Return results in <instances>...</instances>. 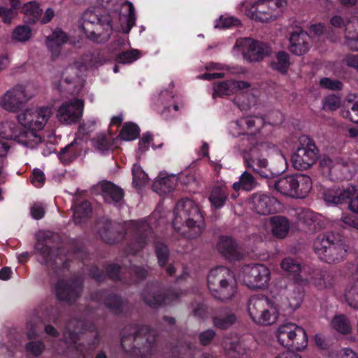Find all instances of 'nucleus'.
Here are the masks:
<instances>
[{"instance_id":"obj_21","label":"nucleus","mask_w":358,"mask_h":358,"mask_svg":"<svg viewBox=\"0 0 358 358\" xmlns=\"http://www.w3.org/2000/svg\"><path fill=\"white\" fill-rule=\"evenodd\" d=\"M308 36V33L303 30L293 31L289 38V51L299 56L306 54L310 48V44L306 41Z\"/></svg>"},{"instance_id":"obj_26","label":"nucleus","mask_w":358,"mask_h":358,"mask_svg":"<svg viewBox=\"0 0 358 358\" xmlns=\"http://www.w3.org/2000/svg\"><path fill=\"white\" fill-rule=\"evenodd\" d=\"M294 174L287 175L275 180L269 186L282 195L294 198Z\"/></svg>"},{"instance_id":"obj_36","label":"nucleus","mask_w":358,"mask_h":358,"mask_svg":"<svg viewBox=\"0 0 358 358\" xmlns=\"http://www.w3.org/2000/svg\"><path fill=\"white\" fill-rule=\"evenodd\" d=\"M307 345L308 336L306 331L299 327L296 332V335L293 336L292 339L288 344L287 349L292 351H301L306 348Z\"/></svg>"},{"instance_id":"obj_18","label":"nucleus","mask_w":358,"mask_h":358,"mask_svg":"<svg viewBox=\"0 0 358 358\" xmlns=\"http://www.w3.org/2000/svg\"><path fill=\"white\" fill-rule=\"evenodd\" d=\"M0 135L7 140H13L28 146L31 137H37L33 131H26L11 124H0Z\"/></svg>"},{"instance_id":"obj_11","label":"nucleus","mask_w":358,"mask_h":358,"mask_svg":"<svg viewBox=\"0 0 358 358\" xmlns=\"http://www.w3.org/2000/svg\"><path fill=\"white\" fill-rule=\"evenodd\" d=\"M235 46L242 48L243 57L250 62H260L264 57L270 56L272 52L268 43L250 38L237 39Z\"/></svg>"},{"instance_id":"obj_60","label":"nucleus","mask_w":358,"mask_h":358,"mask_svg":"<svg viewBox=\"0 0 358 358\" xmlns=\"http://www.w3.org/2000/svg\"><path fill=\"white\" fill-rule=\"evenodd\" d=\"M16 15V13L13 10V8H8L0 6V17L5 23H10L11 20Z\"/></svg>"},{"instance_id":"obj_48","label":"nucleus","mask_w":358,"mask_h":358,"mask_svg":"<svg viewBox=\"0 0 358 358\" xmlns=\"http://www.w3.org/2000/svg\"><path fill=\"white\" fill-rule=\"evenodd\" d=\"M19 123L24 127L31 129L34 127V119L36 117V112L32 109H27L16 116Z\"/></svg>"},{"instance_id":"obj_22","label":"nucleus","mask_w":358,"mask_h":358,"mask_svg":"<svg viewBox=\"0 0 358 358\" xmlns=\"http://www.w3.org/2000/svg\"><path fill=\"white\" fill-rule=\"evenodd\" d=\"M69 40L68 36L61 29L57 28L46 38V45L51 52L52 57H58L61 53L62 45Z\"/></svg>"},{"instance_id":"obj_17","label":"nucleus","mask_w":358,"mask_h":358,"mask_svg":"<svg viewBox=\"0 0 358 358\" xmlns=\"http://www.w3.org/2000/svg\"><path fill=\"white\" fill-rule=\"evenodd\" d=\"M356 192V187L350 184L346 186L334 185L324 191L323 197L328 204H349L350 199Z\"/></svg>"},{"instance_id":"obj_14","label":"nucleus","mask_w":358,"mask_h":358,"mask_svg":"<svg viewBox=\"0 0 358 358\" xmlns=\"http://www.w3.org/2000/svg\"><path fill=\"white\" fill-rule=\"evenodd\" d=\"M95 227L100 239L106 244L117 243L124 237L125 231L123 226L108 218L98 219Z\"/></svg>"},{"instance_id":"obj_50","label":"nucleus","mask_w":358,"mask_h":358,"mask_svg":"<svg viewBox=\"0 0 358 358\" xmlns=\"http://www.w3.org/2000/svg\"><path fill=\"white\" fill-rule=\"evenodd\" d=\"M227 199L225 193L220 187H215L210 195L209 199L213 206L216 208H220L224 205Z\"/></svg>"},{"instance_id":"obj_4","label":"nucleus","mask_w":358,"mask_h":358,"mask_svg":"<svg viewBox=\"0 0 358 358\" xmlns=\"http://www.w3.org/2000/svg\"><path fill=\"white\" fill-rule=\"evenodd\" d=\"M207 283L212 295L222 301L231 300L237 292L235 275L225 266L212 269L208 275Z\"/></svg>"},{"instance_id":"obj_37","label":"nucleus","mask_w":358,"mask_h":358,"mask_svg":"<svg viewBox=\"0 0 358 358\" xmlns=\"http://www.w3.org/2000/svg\"><path fill=\"white\" fill-rule=\"evenodd\" d=\"M236 321V317L234 313H217L213 317L214 326L220 329H227Z\"/></svg>"},{"instance_id":"obj_25","label":"nucleus","mask_w":358,"mask_h":358,"mask_svg":"<svg viewBox=\"0 0 358 358\" xmlns=\"http://www.w3.org/2000/svg\"><path fill=\"white\" fill-rule=\"evenodd\" d=\"M294 199L305 198L312 189V180L305 174H294Z\"/></svg>"},{"instance_id":"obj_29","label":"nucleus","mask_w":358,"mask_h":358,"mask_svg":"<svg viewBox=\"0 0 358 358\" xmlns=\"http://www.w3.org/2000/svg\"><path fill=\"white\" fill-rule=\"evenodd\" d=\"M73 210V219L76 224H81L87 220L92 213L91 203L84 200L80 203H75Z\"/></svg>"},{"instance_id":"obj_41","label":"nucleus","mask_w":358,"mask_h":358,"mask_svg":"<svg viewBox=\"0 0 358 358\" xmlns=\"http://www.w3.org/2000/svg\"><path fill=\"white\" fill-rule=\"evenodd\" d=\"M177 178L174 175L160 178L153 184V188L162 193L170 192L175 189Z\"/></svg>"},{"instance_id":"obj_44","label":"nucleus","mask_w":358,"mask_h":358,"mask_svg":"<svg viewBox=\"0 0 358 358\" xmlns=\"http://www.w3.org/2000/svg\"><path fill=\"white\" fill-rule=\"evenodd\" d=\"M130 279L127 282L129 284H138L145 280L148 275V271L143 266H131L129 268Z\"/></svg>"},{"instance_id":"obj_52","label":"nucleus","mask_w":358,"mask_h":358,"mask_svg":"<svg viewBox=\"0 0 358 358\" xmlns=\"http://www.w3.org/2000/svg\"><path fill=\"white\" fill-rule=\"evenodd\" d=\"M83 57L88 67L96 66L101 64L102 58L98 50L87 51L83 55Z\"/></svg>"},{"instance_id":"obj_10","label":"nucleus","mask_w":358,"mask_h":358,"mask_svg":"<svg viewBox=\"0 0 358 358\" xmlns=\"http://www.w3.org/2000/svg\"><path fill=\"white\" fill-rule=\"evenodd\" d=\"M86 331L93 333L94 339L91 345L96 346L99 343V334L96 331L94 324L76 317L70 318L65 324L63 331L64 339L67 343H76L80 339V336Z\"/></svg>"},{"instance_id":"obj_62","label":"nucleus","mask_w":358,"mask_h":358,"mask_svg":"<svg viewBox=\"0 0 358 358\" xmlns=\"http://www.w3.org/2000/svg\"><path fill=\"white\" fill-rule=\"evenodd\" d=\"M129 6V11L128 14L125 16L126 21H127V29L124 31L125 33H128L131 28L135 24V10L134 7L131 3H128Z\"/></svg>"},{"instance_id":"obj_53","label":"nucleus","mask_w":358,"mask_h":358,"mask_svg":"<svg viewBox=\"0 0 358 358\" xmlns=\"http://www.w3.org/2000/svg\"><path fill=\"white\" fill-rule=\"evenodd\" d=\"M140 51L132 49L129 51H124L117 55L116 60L122 64L131 63L137 59L140 56Z\"/></svg>"},{"instance_id":"obj_56","label":"nucleus","mask_w":358,"mask_h":358,"mask_svg":"<svg viewBox=\"0 0 358 358\" xmlns=\"http://www.w3.org/2000/svg\"><path fill=\"white\" fill-rule=\"evenodd\" d=\"M341 106V99L339 96L332 94L327 96L324 101V109L336 110Z\"/></svg>"},{"instance_id":"obj_3","label":"nucleus","mask_w":358,"mask_h":358,"mask_svg":"<svg viewBox=\"0 0 358 358\" xmlns=\"http://www.w3.org/2000/svg\"><path fill=\"white\" fill-rule=\"evenodd\" d=\"M158 333L147 326L125 329L121 337V346L124 351L136 357L151 355L156 348Z\"/></svg>"},{"instance_id":"obj_2","label":"nucleus","mask_w":358,"mask_h":358,"mask_svg":"<svg viewBox=\"0 0 358 358\" xmlns=\"http://www.w3.org/2000/svg\"><path fill=\"white\" fill-rule=\"evenodd\" d=\"M173 226L179 231L185 227L182 233L186 238L194 239L199 237L206 227L204 217L196 203L188 198L179 200L175 207Z\"/></svg>"},{"instance_id":"obj_38","label":"nucleus","mask_w":358,"mask_h":358,"mask_svg":"<svg viewBox=\"0 0 358 358\" xmlns=\"http://www.w3.org/2000/svg\"><path fill=\"white\" fill-rule=\"evenodd\" d=\"M281 268L289 273L294 275V280L296 281L299 285L306 282V280H303L299 273L301 271V265L292 258H285L281 262Z\"/></svg>"},{"instance_id":"obj_63","label":"nucleus","mask_w":358,"mask_h":358,"mask_svg":"<svg viewBox=\"0 0 358 358\" xmlns=\"http://www.w3.org/2000/svg\"><path fill=\"white\" fill-rule=\"evenodd\" d=\"M31 215L35 220L41 219L45 215L44 207L41 203H35L30 208Z\"/></svg>"},{"instance_id":"obj_9","label":"nucleus","mask_w":358,"mask_h":358,"mask_svg":"<svg viewBox=\"0 0 358 358\" xmlns=\"http://www.w3.org/2000/svg\"><path fill=\"white\" fill-rule=\"evenodd\" d=\"M301 147L292 156L293 166L297 170H306L315 164L317 151L314 141L307 136L300 138Z\"/></svg>"},{"instance_id":"obj_27","label":"nucleus","mask_w":358,"mask_h":358,"mask_svg":"<svg viewBox=\"0 0 358 358\" xmlns=\"http://www.w3.org/2000/svg\"><path fill=\"white\" fill-rule=\"evenodd\" d=\"M104 199L108 203H117L124 196V191L111 182L103 181L100 183Z\"/></svg>"},{"instance_id":"obj_34","label":"nucleus","mask_w":358,"mask_h":358,"mask_svg":"<svg viewBox=\"0 0 358 358\" xmlns=\"http://www.w3.org/2000/svg\"><path fill=\"white\" fill-rule=\"evenodd\" d=\"M152 229L147 221H140L135 225V238L140 248L145 245Z\"/></svg>"},{"instance_id":"obj_23","label":"nucleus","mask_w":358,"mask_h":358,"mask_svg":"<svg viewBox=\"0 0 358 358\" xmlns=\"http://www.w3.org/2000/svg\"><path fill=\"white\" fill-rule=\"evenodd\" d=\"M217 250L220 254L229 261H237L241 259V254L237 250L236 243L229 237H221L217 244Z\"/></svg>"},{"instance_id":"obj_33","label":"nucleus","mask_w":358,"mask_h":358,"mask_svg":"<svg viewBox=\"0 0 358 358\" xmlns=\"http://www.w3.org/2000/svg\"><path fill=\"white\" fill-rule=\"evenodd\" d=\"M290 66L289 55L285 51H278L275 55V60L270 62V66L272 69L285 74L288 71Z\"/></svg>"},{"instance_id":"obj_16","label":"nucleus","mask_w":358,"mask_h":358,"mask_svg":"<svg viewBox=\"0 0 358 358\" xmlns=\"http://www.w3.org/2000/svg\"><path fill=\"white\" fill-rule=\"evenodd\" d=\"M84 102L82 99L64 102L58 108L56 117L62 124H75L79 122L83 115Z\"/></svg>"},{"instance_id":"obj_13","label":"nucleus","mask_w":358,"mask_h":358,"mask_svg":"<svg viewBox=\"0 0 358 358\" xmlns=\"http://www.w3.org/2000/svg\"><path fill=\"white\" fill-rule=\"evenodd\" d=\"M243 282L251 289H260L266 287L270 280V271L264 264L246 265L243 270Z\"/></svg>"},{"instance_id":"obj_32","label":"nucleus","mask_w":358,"mask_h":358,"mask_svg":"<svg viewBox=\"0 0 358 358\" xmlns=\"http://www.w3.org/2000/svg\"><path fill=\"white\" fill-rule=\"evenodd\" d=\"M331 326L332 329L343 335H349L352 331L351 322L344 314L335 315L331 321Z\"/></svg>"},{"instance_id":"obj_20","label":"nucleus","mask_w":358,"mask_h":358,"mask_svg":"<svg viewBox=\"0 0 358 358\" xmlns=\"http://www.w3.org/2000/svg\"><path fill=\"white\" fill-rule=\"evenodd\" d=\"M166 299L167 294L159 290L154 283L147 284L141 293V299L152 309H157L163 306Z\"/></svg>"},{"instance_id":"obj_47","label":"nucleus","mask_w":358,"mask_h":358,"mask_svg":"<svg viewBox=\"0 0 358 358\" xmlns=\"http://www.w3.org/2000/svg\"><path fill=\"white\" fill-rule=\"evenodd\" d=\"M255 13L257 20L262 22H268L276 20L280 15L281 11L273 14L262 3L261 7L258 8Z\"/></svg>"},{"instance_id":"obj_42","label":"nucleus","mask_w":358,"mask_h":358,"mask_svg":"<svg viewBox=\"0 0 358 358\" xmlns=\"http://www.w3.org/2000/svg\"><path fill=\"white\" fill-rule=\"evenodd\" d=\"M303 294L300 286L295 287L288 292L287 294V303L289 308L294 310L297 309L303 301Z\"/></svg>"},{"instance_id":"obj_28","label":"nucleus","mask_w":358,"mask_h":358,"mask_svg":"<svg viewBox=\"0 0 358 358\" xmlns=\"http://www.w3.org/2000/svg\"><path fill=\"white\" fill-rule=\"evenodd\" d=\"M22 13L24 15L23 21L27 24H34L41 18L43 10L38 3L30 1L24 4Z\"/></svg>"},{"instance_id":"obj_7","label":"nucleus","mask_w":358,"mask_h":358,"mask_svg":"<svg viewBox=\"0 0 358 358\" xmlns=\"http://www.w3.org/2000/svg\"><path fill=\"white\" fill-rule=\"evenodd\" d=\"M248 312L252 320L260 325H271L278 318L276 309L268 298L262 294L252 296L248 302Z\"/></svg>"},{"instance_id":"obj_1","label":"nucleus","mask_w":358,"mask_h":358,"mask_svg":"<svg viewBox=\"0 0 358 358\" xmlns=\"http://www.w3.org/2000/svg\"><path fill=\"white\" fill-rule=\"evenodd\" d=\"M241 153L248 169H252L261 177L269 178L273 173L266 168L282 165L285 162L281 151L268 142H261L254 145L249 150L242 149Z\"/></svg>"},{"instance_id":"obj_46","label":"nucleus","mask_w":358,"mask_h":358,"mask_svg":"<svg viewBox=\"0 0 358 358\" xmlns=\"http://www.w3.org/2000/svg\"><path fill=\"white\" fill-rule=\"evenodd\" d=\"M31 36V30L27 25H19L13 30L12 38L18 42H26Z\"/></svg>"},{"instance_id":"obj_43","label":"nucleus","mask_w":358,"mask_h":358,"mask_svg":"<svg viewBox=\"0 0 358 358\" xmlns=\"http://www.w3.org/2000/svg\"><path fill=\"white\" fill-rule=\"evenodd\" d=\"M140 133L139 127L133 122H127L122 127L118 137L124 141L136 139Z\"/></svg>"},{"instance_id":"obj_45","label":"nucleus","mask_w":358,"mask_h":358,"mask_svg":"<svg viewBox=\"0 0 358 358\" xmlns=\"http://www.w3.org/2000/svg\"><path fill=\"white\" fill-rule=\"evenodd\" d=\"M269 197L262 195L259 196L255 201V209L259 215H269L272 213V206L271 205Z\"/></svg>"},{"instance_id":"obj_54","label":"nucleus","mask_w":358,"mask_h":358,"mask_svg":"<svg viewBox=\"0 0 358 358\" xmlns=\"http://www.w3.org/2000/svg\"><path fill=\"white\" fill-rule=\"evenodd\" d=\"M231 83V80L219 83L217 86L215 87L213 95L221 96L223 95H230L231 94L234 93Z\"/></svg>"},{"instance_id":"obj_15","label":"nucleus","mask_w":358,"mask_h":358,"mask_svg":"<svg viewBox=\"0 0 358 358\" xmlns=\"http://www.w3.org/2000/svg\"><path fill=\"white\" fill-rule=\"evenodd\" d=\"M31 95L26 92L25 87L17 85L8 91L0 101V105L10 112L18 111L31 99Z\"/></svg>"},{"instance_id":"obj_31","label":"nucleus","mask_w":358,"mask_h":358,"mask_svg":"<svg viewBox=\"0 0 358 358\" xmlns=\"http://www.w3.org/2000/svg\"><path fill=\"white\" fill-rule=\"evenodd\" d=\"M223 347L227 355L230 358H238L246 353L245 348L238 338H224Z\"/></svg>"},{"instance_id":"obj_64","label":"nucleus","mask_w":358,"mask_h":358,"mask_svg":"<svg viewBox=\"0 0 358 358\" xmlns=\"http://www.w3.org/2000/svg\"><path fill=\"white\" fill-rule=\"evenodd\" d=\"M36 112V117L39 119L41 117L42 122H41V126L42 124H45L48 117L52 114V110L50 108L46 107V108H41L39 109L38 111Z\"/></svg>"},{"instance_id":"obj_6","label":"nucleus","mask_w":358,"mask_h":358,"mask_svg":"<svg viewBox=\"0 0 358 358\" xmlns=\"http://www.w3.org/2000/svg\"><path fill=\"white\" fill-rule=\"evenodd\" d=\"M313 248L319 258L328 264L340 262L348 249L341 237L332 232L319 235L314 241Z\"/></svg>"},{"instance_id":"obj_59","label":"nucleus","mask_w":358,"mask_h":358,"mask_svg":"<svg viewBox=\"0 0 358 358\" xmlns=\"http://www.w3.org/2000/svg\"><path fill=\"white\" fill-rule=\"evenodd\" d=\"M106 273L108 277L113 280H121L120 273L122 270V267L117 264H109L106 268Z\"/></svg>"},{"instance_id":"obj_5","label":"nucleus","mask_w":358,"mask_h":358,"mask_svg":"<svg viewBox=\"0 0 358 358\" xmlns=\"http://www.w3.org/2000/svg\"><path fill=\"white\" fill-rule=\"evenodd\" d=\"M79 28L90 40L99 43L107 42L112 34V18L110 15H97L93 11H86L82 17Z\"/></svg>"},{"instance_id":"obj_49","label":"nucleus","mask_w":358,"mask_h":358,"mask_svg":"<svg viewBox=\"0 0 358 358\" xmlns=\"http://www.w3.org/2000/svg\"><path fill=\"white\" fill-rule=\"evenodd\" d=\"M105 305L115 314H119L122 311V300L117 295H108L105 299Z\"/></svg>"},{"instance_id":"obj_12","label":"nucleus","mask_w":358,"mask_h":358,"mask_svg":"<svg viewBox=\"0 0 358 358\" xmlns=\"http://www.w3.org/2000/svg\"><path fill=\"white\" fill-rule=\"evenodd\" d=\"M83 287V282L79 277L59 280L55 285L56 297L59 301L71 305L80 297Z\"/></svg>"},{"instance_id":"obj_19","label":"nucleus","mask_w":358,"mask_h":358,"mask_svg":"<svg viewBox=\"0 0 358 358\" xmlns=\"http://www.w3.org/2000/svg\"><path fill=\"white\" fill-rule=\"evenodd\" d=\"M35 250L43 257V264L52 270H56L60 265L65 264L59 248H52L43 242L38 241L35 245Z\"/></svg>"},{"instance_id":"obj_8","label":"nucleus","mask_w":358,"mask_h":358,"mask_svg":"<svg viewBox=\"0 0 358 358\" xmlns=\"http://www.w3.org/2000/svg\"><path fill=\"white\" fill-rule=\"evenodd\" d=\"M88 66L82 56L80 60L75 61L73 64L68 66L63 72L64 83L67 85L63 87L61 82L56 84V88L59 92H66L72 95L78 94L83 87L85 80L80 76L83 69Z\"/></svg>"},{"instance_id":"obj_30","label":"nucleus","mask_w":358,"mask_h":358,"mask_svg":"<svg viewBox=\"0 0 358 358\" xmlns=\"http://www.w3.org/2000/svg\"><path fill=\"white\" fill-rule=\"evenodd\" d=\"M299 327V326L294 323H286L280 326L277 331V338L280 344L287 348L288 344L293 336L296 335Z\"/></svg>"},{"instance_id":"obj_61","label":"nucleus","mask_w":358,"mask_h":358,"mask_svg":"<svg viewBox=\"0 0 358 358\" xmlns=\"http://www.w3.org/2000/svg\"><path fill=\"white\" fill-rule=\"evenodd\" d=\"M89 275L96 282H102L106 278V275L103 271L100 270L96 266H90Z\"/></svg>"},{"instance_id":"obj_24","label":"nucleus","mask_w":358,"mask_h":358,"mask_svg":"<svg viewBox=\"0 0 358 358\" xmlns=\"http://www.w3.org/2000/svg\"><path fill=\"white\" fill-rule=\"evenodd\" d=\"M272 235L278 239H284L288 235L290 222L285 216L275 215L270 217Z\"/></svg>"},{"instance_id":"obj_39","label":"nucleus","mask_w":358,"mask_h":358,"mask_svg":"<svg viewBox=\"0 0 358 358\" xmlns=\"http://www.w3.org/2000/svg\"><path fill=\"white\" fill-rule=\"evenodd\" d=\"M256 185L257 182L253 176L250 173L245 171L240 176L239 181L234 183L233 188L236 191L242 189L243 190L248 192L253 189Z\"/></svg>"},{"instance_id":"obj_51","label":"nucleus","mask_w":358,"mask_h":358,"mask_svg":"<svg viewBox=\"0 0 358 358\" xmlns=\"http://www.w3.org/2000/svg\"><path fill=\"white\" fill-rule=\"evenodd\" d=\"M345 296L350 307L358 309V282L346 292Z\"/></svg>"},{"instance_id":"obj_40","label":"nucleus","mask_w":358,"mask_h":358,"mask_svg":"<svg viewBox=\"0 0 358 358\" xmlns=\"http://www.w3.org/2000/svg\"><path fill=\"white\" fill-rule=\"evenodd\" d=\"M155 253L160 267H165L169 260L170 252L168 246L161 241L154 243Z\"/></svg>"},{"instance_id":"obj_35","label":"nucleus","mask_w":358,"mask_h":358,"mask_svg":"<svg viewBox=\"0 0 358 358\" xmlns=\"http://www.w3.org/2000/svg\"><path fill=\"white\" fill-rule=\"evenodd\" d=\"M192 345L185 342L172 348L170 352L164 354L163 358H190L192 355Z\"/></svg>"},{"instance_id":"obj_57","label":"nucleus","mask_w":358,"mask_h":358,"mask_svg":"<svg viewBox=\"0 0 358 358\" xmlns=\"http://www.w3.org/2000/svg\"><path fill=\"white\" fill-rule=\"evenodd\" d=\"M44 349L45 345L40 341H31L26 345V350L36 357L39 356Z\"/></svg>"},{"instance_id":"obj_55","label":"nucleus","mask_w":358,"mask_h":358,"mask_svg":"<svg viewBox=\"0 0 358 358\" xmlns=\"http://www.w3.org/2000/svg\"><path fill=\"white\" fill-rule=\"evenodd\" d=\"M320 85L322 87L330 90H341L343 88V83L338 80H332L329 78L320 79Z\"/></svg>"},{"instance_id":"obj_58","label":"nucleus","mask_w":358,"mask_h":358,"mask_svg":"<svg viewBox=\"0 0 358 358\" xmlns=\"http://www.w3.org/2000/svg\"><path fill=\"white\" fill-rule=\"evenodd\" d=\"M215 331L213 329H207L203 332H201L199 335V339L200 343L203 345L206 346L211 343L213 339L215 336Z\"/></svg>"}]
</instances>
